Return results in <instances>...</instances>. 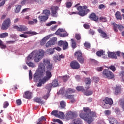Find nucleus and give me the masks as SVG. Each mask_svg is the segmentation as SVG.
I'll use <instances>...</instances> for the list:
<instances>
[{"label": "nucleus", "instance_id": "nucleus-1", "mask_svg": "<svg viewBox=\"0 0 124 124\" xmlns=\"http://www.w3.org/2000/svg\"><path fill=\"white\" fill-rule=\"evenodd\" d=\"M42 62L46 68V76L42 79H40V81L37 83V87H41L42 84H45L52 77V72H51V71L53 69V64L50 62V60L44 59Z\"/></svg>", "mask_w": 124, "mask_h": 124}, {"label": "nucleus", "instance_id": "nucleus-2", "mask_svg": "<svg viewBox=\"0 0 124 124\" xmlns=\"http://www.w3.org/2000/svg\"><path fill=\"white\" fill-rule=\"evenodd\" d=\"M83 111L84 113H81L79 114L80 118L86 121L88 124H91L93 121V117L96 116L95 112L91 111V109L88 107H84Z\"/></svg>", "mask_w": 124, "mask_h": 124}, {"label": "nucleus", "instance_id": "nucleus-3", "mask_svg": "<svg viewBox=\"0 0 124 124\" xmlns=\"http://www.w3.org/2000/svg\"><path fill=\"white\" fill-rule=\"evenodd\" d=\"M45 70V66L42 64V62L39 63L37 70L33 75L34 82H38L39 80V82H40V80L42 79L40 78L44 76Z\"/></svg>", "mask_w": 124, "mask_h": 124}, {"label": "nucleus", "instance_id": "nucleus-4", "mask_svg": "<svg viewBox=\"0 0 124 124\" xmlns=\"http://www.w3.org/2000/svg\"><path fill=\"white\" fill-rule=\"evenodd\" d=\"M88 8L87 6H79L78 7L77 10H78V15L79 16H81V17H84V16H86L89 12H90V10Z\"/></svg>", "mask_w": 124, "mask_h": 124}, {"label": "nucleus", "instance_id": "nucleus-5", "mask_svg": "<svg viewBox=\"0 0 124 124\" xmlns=\"http://www.w3.org/2000/svg\"><path fill=\"white\" fill-rule=\"evenodd\" d=\"M44 54H45V51L43 49H39L37 51L35 56L34 58V61L36 62H38L43 57H44Z\"/></svg>", "mask_w": 124, "mask_h": 124}, {"label": "nucleus", "instance_id": "nucleus-6", "mask_svg": "<svg viewBox=\"0 0 124 124\" xmlns=\"http://www.w3.org/2000/svg\"><path fill=\"white\" fill-rule=\"evenodd\" d=\"M10 25H11V20H10V18H6L3 22L0 29L2 31H6V30L9 29Z\"/></svg>", "mask_w": 124, "mask_h": 124}, {"label": "nucleus", "instance_id": "nucleus-7", "mask_svg": "<svg viewBox=\"0 0 124 124\" xmlns=\"http://www.w3.org/2000/svg\"><path fill=\"white\" fill-rule=\"evenodd\" d=\"M102 74L105 78H108V79H114V78H115L114 74L107 69L104 70L102 72Z\"/></svg>", "mask_w": 124, "mask_h": 124}, {"label": "nucleus", "instance_id": "nucleus-8", "mask_svg": "<svg viewBox=\"0 0 124 124\" xmlns=\"http://www.w3.org/2000/svg\"><path fill=\"white\" fill-rule=\"evenodd\" d=\"M75 57L77 58L78 61L80 63H84L85 62V58L82 55V51H78L75 53Z\"/></svg>", "mask_w": 124, "mask_h": 124}, {"label": "nucleus", "instance_id": "nucleus-9", "mask_svg": "<svg viewBox=\"0 0 124 124\" xmlns=\"http://www.w3.org/2000/svg\"><path fill=\"white\" fill-rule=\"evenodd\" d=\"M75 93V90L74 89H72V88H68L64 92V88L61 89L58 93H60V94H66L67 95L69 94L70 93Z\"/></svg>", "mask_w": 124, "mask_h": 124}, {"label": "nucleus", "instance_id": "nucleus-10", "mask_svg": "<svg viewBox=\"0 0 124 124\" xmlns=\"http://www.w3.org/2000/svg\"><path fill=\"white\" fill-rule=\"evenodd\" d=\"M112 26L113 27V30L114 31H115L116 32H118V29L120 31H123V30L124 29V26H123L122 24H120V25H117L116 23H113L112 24Z\"/></svg>", "mask_w": 124, "mask_h": 124}, {"label": "nucleus", "instance_id": "nucleus-11", "mask_svg": "<svg viewBox=\"0 0 124 124\" xmlns=\"http://www.w3.org/2000/svg\"><path fill=\"white\" fill-rule=\"evenodd\" d=\"M70 65L72 69H79L80 68V64L76 61H72Z\"/></svg>", "mask_w": 124, "mask_h": 124}, {"label": "nucleus", "instance_id": "nucleus-12", "mask_svg": "<svg viewBox=\"0 0 124 124\" xmlns=\"http://www.w3.org/2000/svg\"><path fill=\"white\" fill-rule=\"evenodd\" d=\"M76 117V113L73 111L67 112L65 114V118L67 120L74 119Z\"/></svg>", "mask_w": 124, "mask_h": 124}, {"label": "nucleus", "instance_id": "nucleus-13", "mask_svg": "<svg viewBox=\"0 0 124 124\" xmlns=\"http://www.w3.org/2000/svg\"><path fill=\"white\" fill-rule=\"evenodd\" d=\"M14 29H16L18 31H28V28L27 26L24 25H19V27L18 26H14L13 27Z\"/></svg>", "mask_w": 124, "mask_h": 124}, {"label": "nucleus", "instance_id": "nucleus-14", "mask_svg": "<svg viewBox=\"0 0 124 124\" xmlns=\"http://www.w3.org/2000/svg\"><path fill=\"white\" fill-rule=\"evenodd\" d=\"M102 102L107 104V105H112L113 104V99L112 98H109L108 97H106L104 99L102 100Z\"/></svg>", "mask_w": 124, "mask_h": 124}, {"label": "nucleus", "instance_id": "nucleus-15", "mask_svg": "<svg viewBox=\"0 0 124 124\" xmlns=\"http://www.w3.org/2000/svg\"><path fill=\"white\" fill-rule=\"evenodd\" d=\"M24 34H20V37H24V38H27L28 37V35L26 34H31L32 35H35L36 32L35 31H27L24 32Z\"/></svg>", "mask_w": 124, "mask_h": 124}, {"label": "nucleus", "instance_id": "nucleus-16", "mask_svg": "<svg viewBox=\"0 0 124 124\" xmlns=\"http://www.w3.org/2000/svg\"><path fill=\"white\" fill-rule=\"evenodd\" d=\"M56 41H57V38L53 37L51 39L50 41H48L46 44V47H49V46H51V45H55L56 43Z\"/></svg>", "mask_w": 124, "mask_h": 124}, {"label": "nucleus", "instance_id": "nucleus-17", "mask_svg": "<svg viewBox=\"0 0 124 124\" xmlns=\"http://www.w3.org/2000/svg\"><path fill=\"white\" fill-rule=\"evenodd\" d=\"M53 17H57V11L59 10V7L54 6L50 8Z\"/></svg>", "mask_w": 124, "mask_h": 124}, {"label": "nucleus", "instance_id": "nucleus-18", "mask_svg": "<svg viewBox=\"0 0 124 124\" xmlns=\"http://www.w3.org/2000/svg\"><path fill=\"white\" fill-rule=\"evenodd\" d=\"M32 95V93L30 91H26L24 93V94L23 96L26 99H31Z\"/></svg>", "mask_w": 124, "mask_h": 124}, {"label": "nucleus", "instance_id": "nucleus-19", "mask_svg": "<svg viewBox=\"0 0 124 124\" xmlns=\"http://www.w3.org/2000/svg\"><path fill=\"white\" fill-rule=\"evenodd\" d=\"M89 18L92 21H94V22H97L98 21V16H97L94 13H91L89 16Z\"/></svg>", "mask_w": 124, "mask_h": 124}, {"label": "nucleus", "instance_id": "nucleus-20", "mask_svg": "<svg viewBox=\"0 0 124 124\" xmlns=\"http://www.w3.org/2000/svg\"><path fill=\"white\" fill-rule=\"evenodd\" d=\"M97 31L99 33H100V36L103 37V38H106L107 37L108 35L107 34L103 31L101 29H98L97 30Z\"/></svg>", "mask_w": 124, "mask_h": 124}, {"label": "nucleus", "instance_id": "nucleus-21", "mask_svg": "<svg viewBox=\"0 0 124 124\" xmlns=\"http://www.w3.org/2000/svg\"><path fill=\"white\" fill-rule=\"evenodd\" d=\"M53 59L54 62H60V61H61L62 59H64V56H63V55H61L59 56H54L53 58Z\"/></svg>", "mask_w": 124, "mask_h": 124}, {"label": "nucleus", "instance_id": "nucleus-22", "mask_svg": "<svg viewBox=\"0 0 124 124\" xmlns=\"http://www.w3.org/2000/svg\"><path fill=\"white\" fill-rule=\"evenodd\" d=\"M34 102H36V103H38V104H44L45 103V102L43 101L41 98L40 97H35L33 99Z\"/></svg>", "mask_w": 124, "mask_h": 124}, {"label": "nucleus", "instance_id": "nucleus-23", "mask_svg": "<svg viewBox=\"0 0 124 124\" xmlns=\"http://www.w3.org/2000/svg\"><path fill=\"white\" fill-rule=\"evenodd\" d=\"M38 19L40 21V23H43L44 22H46V21L48 20V16H40L38 17Z\"/></svg>", "mask_w": 124, "mask_h": 124}, {"label": "nucleus", "instance_id": "nucleus-24", "mask_svg": "<svg viewBox=\"0 0 124 124\" xmlns=\"http://www.w3.org/2000/svg\"><path fill=\"white\" fill-rule=\"evenodd\" d=\"M109 123L110 124H121L120 123L118 122V121L113 117H110L108 120Z\"/></svg>", "mask_w": 124, "mask_h": 124}, {"label": "nucleus", "instance_id": "nucleus-25", "mask_svg": "<svg viewBox=\"0 0 124 124\" xmlns=\"http://www.w3.org/2000/svg\"><path fill=\"white\" fill-rule=\"evenodd\" d=\"M72 124H83V122L81 119L77 118L73 120Z\"/></svg>", "mask_w": 124, "mask_h": 124}, {"label": "nucleus", "instance_id": "nucleus-26", "mask_svg": "<svg viewBox=\"0 0 124 124\" xmlns=\"http://www.w3.org/2000/svg\"><path fill=\"white\" fill-rule=\"evenodd\" d=\"M108 54L110 59H117V55L114 52H108Z\"/></svg>", "mask_w": 124, "mask_h": 124}, {"label": "nucleus", "instance_id": "nucleus-27", "mask_svg": "<svg viewBox=\"0 0 124 124\" xmlns=\"http://www.w3.org/2000/svg\"><path fill=\"white\" fill-rule=\"evenodd\" d=\"M49 38H50L49 36H47L46 37H45L44 38H43L40 42V45H41V46H43V45H44V44L46 43V41H47V40H48Z\"/></svg>", "mask_w": 124, "mask_h": 124}, {"label": "nucleus", "instance_id": "nucleus-28", "mask_svg": "<svg viewBox=\"0 0 124 124\" xmlns=\"http://www.w3.org/2000/svg\"><path fill=\"white\" fill-rule=\"evenodd\" d=\"M115 92L116 95L121 93H122V87L121 86H116Z\"/></svg>", "mask_w": 124, "mask_h": 124}, {"label": "nucleus", "instance_id": "nucleus-29", "mask_svg": "<svg viewBox=\"0 0 124 124\" xmlns=\"http://www.w3.org/2000/svg\"><path fill=\"white\" fill-rule=\"evenodd\" d=\"M43 122H46V118L44 116H42L41 118L38 119V122L36 124H42Z\"/></svg>", "mask_w": 124, "mask_h": 124}, {"label": "nucleus", "instance_id": "nucleus-30", "mask_svg": "<svg viewBox=\"0 0 124 124\" xmlns=\"http://www.w3.org/2000/svg\"><path fill=\"white\" fill-rule=\"evenodd\" d=\"M119 104L120 106H121V108L123 109V111H124V98L120 99L119 101Z\"/></svg>", "mask_w": 124, "mask_h": 124}, {"label": "nucleus", "instance_id": "nucleus-31", "mask_svg": "<svg viewBox=\"0 0 124 124\" xmlns=\"http://www.w3.org/2000/svg\"><path fill=\"white\" fill-rule=\"evenodd\" d=\"M115 17L117 20H123V17L121 15V12L118 11L115 14Z\"/></svg>", "mask_w": 124, "mask_h": 124}, {"label": "nucleus", "instance_id": "nucleus-32", "mask_svg": "<svg viewBox=\"0 0 124 124\" xmlns=\"http://www.w3.org/2000/svg\"><path fill=\"white\" fill-rule=\"evenodd\" d=\"M51 84V86L54 88L58 87L59 86V81L57 79H54Z\"/></svg>", "mask_w": 124, "mask_h": 124}, {"label": "nucleus", "instance_id": "nucleus-33", "mask_svg": "<svg viewBox=\"0 0 124 124\" xmlns=\"http://www.w3.org/2000/svg\"><path fill=\"white\" fill-rule=\"evenodd\" d=\"M104 53H105V51H103V50H101L97 51L96 55H97L98 57H101V56H102Z\"/></svg>", "mask_w": 124, "mask_h": 124}, {"label": "nucleus", "instance_id": "nucleus-34", "mask_svg": "<svg viewBox=\"0 0 124 124\" xmlns=\"http://www.w3.org/2000/svg\"><path fill=\"white\" fill-rule=\"evenodd\" d=\"M99 21L101 23H106L107 22V18L104 16H101L99 17Z\"/></svg>", "mask_w": 124, "mask_h": 124}, {"label": "nucleus", "instance_id": "nucleus-35", "mask_svg": "<svg viewBox=\"0 0 124 124\" xmlns=\"http://www.w3.org/2000/svg\"><path fill=\"white\" fill-rule=\"evenodd\" d=\"M54 52H55V48H49L46 50V53L47 54H48V55L53 54Z\"/></svg>", "mask_w": 124, "mask_h": 124}, {"label": "nucleus", "instance_id": "nucleus-36", "mask_svg": "<svg viewBox=\"0 0 124 124\" xmlns=\"http://www.w3.org/2000/svg\"><path fill=\"white\" fill-rule=\"evenodd\" d=\"M6 45L3 44V42L0 39V48L1 49H6Z\"/></svg>", "mask_w": 124, "mask_h": 124}, {"label": "nucleus", "instance_id": "nucleus-37", "mask_svg": "<svg viewBox=\"0 0 124 124\" xmlns=\"http://www.w3.org/2000/svg\"><path fill=\"white\" fill-rule=\"evenodd\" d=\"M21 8H22V6L21 5H16V8L15 10L16 13H19L21 10Z\"/></svg>", "mask_w": 124, "mask_h": 124}, {"label": "nucleus", "instance_id": "nucleus-38", "mask_svg": "<svg viewBox=\"0 0 124 124\" xmlns=\"http://www.w3.org/2000/svg\"><path fill=\"white\" fill-rule=\"evenodd\" d=\"M64 96H65L66 99H73L74 98V95H67L64 94Z\"/></svg>", "mask_w": 124, "mask_h": 124}, {"label": "nucleus", "instance_id": "nucleus-39", "mask_svg": "<svg viewBox=\"0 0 124 124\" xmlns=\"http://www.w3.org/2000/svg\"><path fill=\"white\" fill-rule=\"evenodd\" d=\"M84 94L87 96H89V95H92V94H93V91H92V90H90V91L86 90L85 91Z\"/></svg>", "mask_w": 124, "mask_h": 124}, {"label": "nucleus", "instance_id": "nucleus-40", "mask_svg": "<svg viewBox=\"0 0 124 124\" xmlns=\"http://www.w3.org/2000/svg\"><path fill=\"white\" fill-rule=\"evenodd\" d=\"M51 115L53 116H55V117H58L59 116V111L58 110H53L51 113Z\"/></svg>", "mask_w": 124, "mask_h": 124}, {"label": "nucleus", "instance_id": "nucleus-41", "mask_svg": "<svg viewBox=\"0 0 124 124\" xmlns=\"http://www.w3.org/2000/svg\"><path fill=\"white\" fill-rule=\"evenodd\" d=\"M32 3H41V0H30V4Z\"/></svg>", "mask_w": 124, "mask_h": 124}, {"label": "nucleus", "instance_id": "nucleus-42", "mask_svg": "<svg viewBox=\"0 0 124 124\" xmlns=\"http://www.w3.org/2000/svg\"><path fill=\"white\" fill-rule=\"evenodd\" d=\"M76 89L77 91H78V92H85V89H84V87H83V86H77Z\"/></svg>", "mask_w": 124, "mask_h": 124}, {"label": "nucleus", "instance_id": "nucleus-43", "mask_svg": "<svg viewBox=\"0 0 124 124\" xmlns=\"http://www.w3.org/2000/svg\"><path fill=\"white\" fill-rule=\"evenodd\" d=\"M7 36H8V33L7 32L2 33L0 34V38H5Z\"/></svg>", "mask_w": 124, "mask_h": 124}, {"label": "nucleus", "instance_id": "nucleus-44", "mask_svg": "<svg viewBox=\"0 0 124 124\" xmlns=\"http://www.w3.org/2000/svg\"><path fill=\"white\" fill-rule=\"evenodd\" d=\"M85 81L86 85H91L92 84V80L90 78H86Z\"/></svg>", "mask_w": 124, "mask_h": 124}, {"label": "nucleus", "instance_id": "nucleus-45", "mask_svg": "<svg viewBox=\"0 0 124 124\" xmlns=\"http://www.w3.org/2000/svg\"><path fill=\"white\" fill-rule=\"evenodd\" d=\"M52 84L51 83H49L47 85H46V90H48V91L49 92H51V90H52Z\"/></svg>", "mask_w": 124, "mask_h": 124}, {"label": "nucleus", "instance_id": "nucleus-46", "mask_svg": "<svg viewBox=\"0 0 124 124\" xmlns=\"http://www.w3.org/2000/svg\"><path fill=\"white\" fill-rule=\"evenodd\" d=\"M84 47L87 49H90L91 48V44L89 42H85L84 44Z\"/></svg>", "mask_w": 124, "mask_h": 124}, {"label": "nucleus", "instance_id": "nucleus-47", "mask_svg": "<svg viewBox=\"0 0 124 124\" xmlns=\"http://www.w3.org/2000/svg\"><path fill=\"white\" fill-rule=\"evenodd\" d=\"M60 106L62 109H64L65 108L66 104L64 101H62L60 103Z\"/></svg>", "mask_w": 124, "mask_h": 124}, {"label": "nucleus", "instance_id": "nucleus-48", "mask_svg": "<svg viewBox=\"0 0 124 124\" xmlns=\"http://www.w3.org/2000/svg\"><path fill=\"white\" fill-rule=\"evenodd\" d=\"M62 47H63V50H66V49H67V47H68V43L67 42L65 41L62 46Z\"/></svg>", "mask_w": 124, "mask_h": 124}, {"label": "nucleus", "instance_id": "nucleus-49", "mask_svg": "<svg viewBox=\"0 0 124 124\" xmlns=\"http://www.w3.org/2000/svg\"><path fill=\"white\" fill-rule=\"evenodd\" d=\"M71 41H72V48H73V49H75V48H76V42H75L74 39H71Z\"/></svg>", "mask_w": 124, "mask_h": 124}, {"label": "nucleus", "instance_id": "nucleus-50", "mask_svg": "<svg viewBox=\"0 0 124 124\" xmlns=\"http://www.w3.org/2000/svg\"><path fill=\"white\" fill-rule=\"evenodd\" d=\"M26 3H30L31 4V0H23L21 2V4L22 5L26 4Z\"/></svg>", "mask_w": 124, "mask_h": 124}, {"label": "nucleus", "instance_id": "nucleus-51", "mask_svg": "<svg viewBox=\"0 0 124 124\" xmlns=\"http://www.w3.org/2000/svg\"><path fill=\"white\" fill-rule=\"evenodd\" d=\"M108 68L112 70L113 72H115L116 70V67L114 65H110L109 67H108Z\"/></svg>", "mask_w": 124, "mask_h": 124}, {"label": "nucleus", "instance_id": "nucleus-52", "mask_svg": "<svg viewBox=\"0 0 124 124\" xmlns=\"http://www.w3.org/2000/svg\"><path fill=\"white\" fill-rule=\"evenodd\" d=\"M69 79V77L67 75L64 76L62 77V80H63V82H66L67 80Z\"/></svg>", "mask_w": 124, "mask_h": 124}, {"label": "nucleus", "instance_id": "nucleus-53", "mask_svg": "<svg viewBox=\"0 0 124 124\" xmlns=\"http://www.w3.org/2000/svg\"><path fill=\"white\" fill-rule=\"evenodd\" d=\"M73 3L71 2H66V8H70L72 6Z\"/></svg>", "mask_w": 124, "mask_h": 124}, {"label": "nucleus", "instance_id": "nucleus-54", "mask_svg": "<svg viewBox=\"0 0 124 124\" xmlns=\"http://www.w3.org/2000/svg\"><path fill=\"white\" fill-rule=\"evenodd\" d=\"M43 14L46 15V16H49L50 15V11L48 10H45L43 12Z\"/></svg>", "mask_w": 124, "mask_h": 124}, {"label": "nucleus", "instance_id": "nucleus-55", "mask_svg": "<svg viewBox=\"0 0 124 124\" xmlns=\"http://www.w3.org/2000/svg\"><path fill=\"white\" fill-rule=\"evenodd\" d=\"M27 64L31 67H35V64L32 62H26Z\"/></svg>", "mask_w": 124, "mask_h": 124}, {"label": "nucleus", "instance_id": "nucleus-56", "mask_svg": "<svg viewBox=\"0 0 124 124\" xmlns=\"http://www.w3.org/2000/svg\"><path fill=\"white\" fill-rule=\"evenodd\" d=\"M111 110L108 109L104 111V114H105L106 116H110L111 115Z\"/></svg>", "mask_w": 124, "mask_h": 124}, {"label": "nucleus", "instance_id": "nucleus-57", "mask_svg": "<svg viewBox=\"0 0 124 124\" xmlns=\"http://www.w3.org/2000/svg\"><path fill=\"white\" fill-rule=\"evenodd\" d=\"M63 117H64V113L62 111L59 112L57 118H63Z\"/></svg>", "mask_w": 124, "mask_h": 124}, {"label": "nucleus", "instance_id": "nucleus-58", "mask_svg": "<svg viewBox=\"0 0 124 124\" xmlns=\"http://www.w3.org/2000/svg\"><path fill=\"white\" fill-rule=\"evenodd\" d=\"M65 41H59L58 42V45L59 46H60V47H62V45H63V44L64 43Z\"/></svg>", "mask_w": 124, "mask_h": 124}, {"label": "nucleus", "instance_id": "nucleus-59", "mask_svg": "<svg viewBox=\"0 0 124 124\" xmlns=\"http://www.w3.org/2000/svg\"><path fill=\"white\" fill-rule=\"evenodd\" d=\"M53 122H54V123H58L59 124H62V121L60 119H54Z\"/></svg>", "mask_w": 124, "mask_h": 124}, {"label": "nucleus", "instance_id": "nucleus-60", "mask_svg": "<svg viewBox=\"0 0 124 124\" xmlns=\"http://www.w3.org/2000/svg\"><path fill=\"white\" fill-rule=\"evenodd\" d=\"M54 24H56V21H50L48 23H46V26L47 27H50V26H52V25H54Z\"/></svg>", "mask_w": 124, "mask_h": 124}, {"label": "nucleus", "instance_id": "nucleus-61", "mask_svg": "<svg viewBox=\"0 0 124 124\" xmlns=\"http://www.w3.org/2000/svg\"><path fill=\"white\" fill-rule=\"evenodd\" d=\"M54 24H56V21H50L48 23H46V26L47 27H50V26H52V25H54Z\"/></svg>", "mask_w": 124, "mask_h": 124}, {"label": "nucleus", "instance_id": "nucleus-62", "mask_svg": "<svg viewBox=\"0 0 124 124\" xmlns=\"http://www.w3.org/2000/svg\"><path fill=\"white\" fill-rule=\"evenodd\" d=\"M75 37L77 40H80L81 39V35L80 34H76Z\"/></svg>", "mask_w": 124, "mask_h": 124}, {"label": "nucleus", "instance_id": "nucleus-63", "mask_svg": "<svg viewBox=\"0 0 124 124\" xmlns=\"http://www.w3.org/2000/svg\"><path fill=\"white\" fill-rule=\"evenodd\" d=\"M9 106V103H8V102H5L3 104V108H7L8 106Z\"/></svg>", "mask_w": 124, "mask_h": 124}, {"label": "nucleus", "instance_id": "nucleus-64", "mask_svg": "<svg viewBox=\"0 0 124 124\" xmlns=\"http://www.w3.org/2000/svg\"><path fill=\"white\" fill-rule=\"evenodd\" d=\"M93 80L95 83H97L98 81H99V78L96 77H94L93 78Z\"/></svg>", "mask_w": 124, "mask_h": 124}]
</instances>
